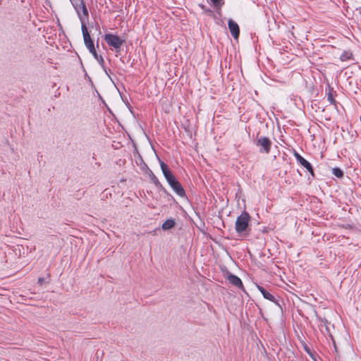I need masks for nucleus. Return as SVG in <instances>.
Here are the masks:
<instances>
[{
	"label": "nucleus",
	"instance_id": "nucleus-1",
	"mask_svg": "<svg viewBox=\"0 0 361 361\" xmlns=\"http://www.w3.org/2000/svg\"><path fill=\"white\" fill-rule=\"evenodd\" d=\"M159 163L162 173L171 188L178 196L184 197L185 192L181 184L177 180L171 171L164 161L159 160Z\"/></svg>",
	"mask_w": 361,
	"mask_h": 361
},
{
	"label": "nucleus",
	"instance_id": "nucleus-2",
	"mask_svg": "<svg viewBox=\"0 0 361 361\" xmlns=\"http://www.w3.org/2000/svg\"><path fill=\"white\" fill-rule=\"evenodd\" d=\"M250 216L246 212L242 213L237 217L235 221V228L236 232L240 236H247L249 234L248 228Z\"/></svg>",
	"mask_w": 361,
	"mask_h": 361
},
{
	"label": "nucleus",
	"instance_id": "nucleus-3",
	"mask_svg": "<svg viewBox=\"0 0 361 361\" xmlns=\"http://www.w3.org/2000/svg\"><path fill=\"white\" fill-rule=\"evenodd\" d=\"M105 42L111 47H113L116 51H119L121 46L125 43L126 39L119 36L111 33L104 35Z\"/></svg>",
	"mask_w": 361,
	"mask_h": 361
},
{
	"label": "nucleus",
	"instance_id": "nucleus-4",
	"mask_svg": "<svg viewBox=\"0 0 361 361\" xmlns=\"http://www.w3.org/2000/svg\"><path fill=\"white\" fill-rule=\"evenodd\" d=\"M75 9L78 13V16L79 19L81 23V30H82V32L85 44L86 46V47H90V46L92 47V45L94 44V42L92 40L90 35L87 30V27L86 23H85V19H84V18L82 17V15L80 14L79 10H78L77 6H75Z\"/></svg>",
	"mask_w": 361,
	"mask_h": 361
},
{
	"label": "nucleus",
	"instance_id": "nucleus-5",
	"mask_svg": "<svg viewBox=\"0 0 361 361\" xmlns=\"http://www.w3.org/2000/svg\"><path fill=\"white\" fill-rule=\"evenodd\" d=\"M256 145L259 147L260 152H264L266 154H269L271 150V141L269 138L267 137H258L255 142Z\"/></svg>",
	"mask_w": 361,
	"mask_h": 361
},
{
	"label": "nucleus",
	"instance_id": "nucleus-6",
	"mask_svg": "<svg viewBox=\"0 0 361 361\" xmlns=\"http://www.w3.org/2000/svg\"><path fill=\"white\" fill-rule=\"evenodd\" d=\"M294 156H295L296 160L310 173L312 176L314 177V170H313V167H312V164L309 161H307L305 159H304L297 152H294Z\"/></svg>",
	"mask_w": 361,
	"mask_h": 361
},
{
	"label": "nucleus",
	"instance_id": "nucleus-7",
	"mask_svg": "<svg viewBox=\"0 0 361 361\" xmlns=\"http://www.w3.org/2000/svg\"><path fill=\"white\" fill-rule=\"evenodd\" d=\"M228 25L231 34L234 39H237L240 35V28L238 25L232 19L228 20Z\"/></svg>",
	"mask_w": 361,
	"mask_h": 361
},
{
	"label": "nucleus",
	"instance_id": "nucleus-8",
	"mask_svg": "<svg viewBox=\"0 0 361 361\" xmlns=\"http://www.w3.org/2000/svg\"><path fill=\"white\" fill-rule=\"evenodd\" d=\"M228 281L233 286L239 288H243V284L241 279L235 275L232 274H228L227 276Z\"/></svg>",
	"mask_w": 361,
	"mask_h": 361
},
{
	"label": "nucleus",
	"instance_id": "nucleus-9",
	"mask_svg": "<svg viewBox=\"0 0 361 361\" xmlns=\"http://www.w3.org/2000/svg\"><path fill=\"white\" fill-rule=\"evenodd\" d=\"M73 6L75 7V6H78V8L79 10V13H80V11H82V14H83V16H82V18H88V16H89V13H88V11H87V8L85 6V2L83 1V0H81L80 4H73ZM81 15V13H80Z\"/></svg>",
	"mask_w": 361,
	"mask_h": 361
},
{
	"label": "nucleus",
	"instance_id": "nucleus-10",
	"mask_svg": "<svg viewBox=\"0 0 361 361\" xmlns=\"http://www.w3.org/2000/svg\"><path fill=\"white\" fill-rule=\"evenodd\" d=\"M257 288L264 298H266L271 302L275 301V297L272 294H271L269 292L266 290L263 287L258 286Z\"/></svg>",
	"mask_w": 361,
	"mask_h": 361
},
{
	"label": "nucleus",
	"instance_id": "nucleus-11",
	"mask_svg": "<svg viewBox=\"0 0 361 361\" xmlns=\"http://www.w3.org/2000/svg\"><path fill=\"white\" fill-rule=\"evenodd\" d=\"M340 59L342 61H348L350 60H353V53L350 51H344L341 54V55L340 56Z\"/></svg>",
	"mask_w": 361,
	"mask_h": 361
},
{
	"label": "nucleus",
	"instance_id": "nucleus-12",
	"mask_svg": "<svg viewBox=\"0 0 361 361\" xmlns=\"http://www.w3.org/2000/svg\"><path fill=\"white\" fill-rule=\"evenodd\" d=\"M175 226V221L172 219H167L163 224H162V229L163 230H169Z\"/></svg>",
	"mask_w": 361,
	"mask_h": 361
},
{
	"label": "nucleus",
	"instance_id": "nucleus-13",
	"mask_svg": "<svg viewBox=\"0 0 361 361\" xmlns=\"http://www.w3.org/2000/svg\"><path fill=\"white\" fill-rule=\"evenodd\" d=\"M332 173L337 178H342L343 176V171L337 167L332 169Z\"/></svg>",
	"mask_w": 361,
	"mask_h": 361
},
{
	"label": "nucleus",
	"instance_id": "nucleus-14",
	"mask_svg": "<svg viewBox=\"0 0 361 361\" xmlns=\"http://www.w3.org/2000/svg\"><path fill=\"white\" fill-rule=\"evenodd\" d=\"M327 99H328V101H329L331 104H334V105H336V100H335V99H334V98L333 93L331 92V90H329V92H328V94H327Z\"/></svg>",
	"mask_w": 361,
	"mask_h": 361
},
{
	"label": "nucleus",
	"instance_id": "nucleus-15",
	"mask_svg": "<svg viewBox=\"0 0 361 361\" xmlns=\"http://www.w3.org/2000/svg\"><path fill=\"white\" fill-rule=\"evenodd\" d=\"M94 59H96L98 62L99 63V64L104 68V60L103 59V57L102 56H98V54H97V56H94Z\"/></svg>",
	"mask_w": 361,
	"mask_h": 361
},
{
	"label": "nucleus",
	"instance_id": "nucleus-16",
	"mask_svg": "<svg viewBox=\"0 0 361 361\" xmlns=\"http://www.w3.org/2000/svg\"><path fill=\"white\" fill-rule=\"evenodd\" d=\"M151 173H152V174H151V176H151V180H152V182H153L156 185H160V183H159V180H158V178L155 176V175H154L152 172H151Z\"/></svg>",
	"mask_w": 361,
	"mask_h": 361
},
{
	"label": "nucleus",
	"instance_id": "nucleus-17",
	"mask_svg": "<svg viewBox=\"0 0 361 361\" xmlns=\"http://www.w3.org/2000/svg\"><path fill=\"white\" fill-rule=\"evenodd\" d=\"M87 49L90 51V52L91 54H92V55H93L94 56H97V51H96V50H95V48H94V44H93V45H92V47H90H90H87Z\"/></svg>",
	"mask_w": 361,
	"mask_h": 361
},
{
	"label": "nucleus",
	"instance_id": "nucleus-18",
	"mask_svg": "<svg viewBox=\"0 0 361 361\" xmlns=\"http://www.w3.org/2000/svg\"><path fill=\"white\" fill-rule=\"evenodd\" d=\"M216 6H221L223 4L222 0H211Z\"/></svg>",
	"mask_w": 361,
	"mask_h": 361
},
{
	"label": "nucleus",
	"instance_id": "nucleus-19",
	"mask_svg": "<svg viewBox=\"0 0 361 361\" xmlns=\"http://www.w3.org/2000/svg\"><path fill=\"white\" fill-rule=\"evenodd\" d=\"M44 282V279L43 278H39L38 279V283H40L41 285Z\"/></svg>",
	"mask_w": 361,
	"mask_h": 361
},
{
	"label": "nucleus",
	"instance_id": "nucleus-20",
	"mask_svg": "<svg viewBox=\"0 0 361 361\" xmlns=\"http://www.w3.org/2000/svg\"><path fill=\"white\" fill-rule=\"evenodd\" d=\"M357 11H358L359 13L361 15V7L357 8Z\"/></svg>",
	"mask_w": 361,
	"mask_h": 361
}]
</instances>
